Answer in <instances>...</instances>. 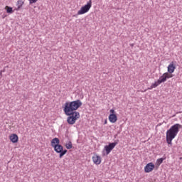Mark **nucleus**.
<instances>
[{
  "instance_id": "nucleus-1",
  "label": "nucleus",
  "mask_w": 182,
  "mask_h": 182,
  "mask_svg": "<svg viewBox=\"0 0 182 182\" xmlns=\"http://www.w3.org/2000/svg\"><path fill=\"white\" fill-rule=\"evenodd\" d=\"M182 126L180 124H175L169 129L166 132V143L169 146H173V140L176 139V136L180 132V129H181Z\"/></svg>"
},
{
  "instance_id": "nucleus-2",
  "label": "nucleus",
  "mask_w": 182,
  "mask_h": 182,
  "mask_svg": "<svg viewBox=\"0 0 182 182\" xmlns=\"http://www.w3.org/2000/svg\"><path fill=\"white\" fill-rule=\"evenodd\" d=\"M82 105V103L80 100L65 102L63 109L65 114H70L69 113H75V112H76V110H77V109H79Z\"/></svg>"
},
{
  "instance_id": "nucleus-3",
  "label": "nucleus",
  "mask_w": 182,
  "mask_h": 182,
  "mask_svg": "<svg viewBox=\"0 0 182 182\" xmlns=\"http://www.w3.org/2000/svg\"><path fill=\"white\" fill-rule=\"evenodd\" d=\"M66 116H68L67 123H68V124H75L76 120L80 117V114L79 112H69V114H66Z\"/></svg>"
},
{
  "instance_id": "nucleus-4",
  "label": "nucleus",
  "mask_w": 182,
  "mask_h": 182,
  "mask_svg": "<svg viewBox=\"0 0 182 182\" xmlns=\"http://www.w3.org/2000/svg\"><path fill=\"white\" fill-rule=\"evenodd\" d=\"M117 144H119V139L114 141V142L109 143L108 145H106L102 151V156H106V155L107 156L110 154V152L112 151V150H113V149L116 147ZM105 151H106V154H105Z\"/></svg>"
},
{
  "instance_id": "nucleus-5",
  "label": "nucleus",
  "mask_w": 182,
  "mask_h": 182,
  "mask_svg": "<svg viewBox=\"0 0 182 182\" xmlns=\"http://www.w3.org/2000/svg\"><path fill=\"white\" fill-rule=\"evenodd\" d=\"M54 151H55V153H58L59 157L60 159H62V157H63L65 156V154H66V153H68V150L66 149H63V146L60 144L58 145H54Z\"/></svg>"
},
{
  "instance_id": "nucleus-6",
  "label": "nucleus",
  "mask_w": 182,
  "mask_h": 182,
  "mask_svg": "<svg viewBox=\"0 0 182 182\" xmlns=\"http://www.w3.org/2000/svg\"><path fill=\"white\" fill-rule=\"evenodd\" d=\"M90 8H92V0H90L87 4H85L84 6H82L81 9L77 11V15H83L90 10Z\"/></svg>"
},
{
  "instance_id": "nucleus-7",
  "label": "nucleus",
  "mask_w": 182,
  "mask_h": 182,
  "mask_svg": "<svg viewBox=\"0 0 182 182\" xmlns=\"http://www.w3.org/2000/svg\"><path fill=\"white\" fill-rule=\"evenodd\" d=\"M173 77L172 74H170L168 73H164L158 80V83L159 85H161V83H164V82L167 81V79H170Z\"/></svg>"
},
{
  "instance_id": "nucleus-8",
  "label": "nucleus",
  "mask_w": 182,
  "mask_h": 182,
  "mask_svg": "<svg viewBox=\"0 0 182 182\" xmlns=\"http://www.w3.org/2000/svg\"><path fill=\"white\" fill-rule=\"evenodd\" d=\"M154 167H155L154 164H153L151 162L149 163L144 167L145 173H151V171H153V170H154Z\"/></svg>"
},
{
  "instance_id": "nucleus-9",
  "label": "nucleus",
  "mask_w": 182,
  "mask_h": 182,
  "mask_svg": "<svg viewBox=\"0 0 182 182\" xmlns=\"http://www.w3.org/2000/svg\"><path fill=\"white\" fill-rule=\"evenodd\" d=\"M174 70H176V65H174V62H171L168 66V73L171 75V73H174Z\"/></svg>"
},
{
  "instance_id": "nucleus-10",
  "label": "nucleus",
  "mask_w": 182,
  "mask_h": 182,
  "mask_svg": "<svg viewBox=\"0 0 182 182\" xmlns=\"http://www.w3.org/2000/svg\"><path fill=\"white\" fill-rule=\"evenodd\" d=\"M92 161L95 164L99 165L102 163V158L99 155H94L92 156Z\"/></svg>"
},
{
  "instance_id": "nucleus-11",
  "label": "nucleus",
  "mask_w": 182,
  "mask_h": 182,
  "mask_svg": "<svg viewBox=\"0 0 182 182\" xmlns=\"http://www.w3.org/2000/svg\"><path fill=\"white\" fill-rule=\"evenodd\" d=\"M109 120L110 123H116V122H117V115H116V114H110Z\"/></svg>"
},
{
  "instance_id": "nucleus-12",
  "label": "nucleus",
  "mask_w": 182,
  "mask_h": 182,
  "mask_svg": "<svg viewBox=\"0 0 182 182\" xmlns=\"http://www.w3.org/2000/svg\"><path fill=\"white\" fill-rule=\"evenodd\" d=\"M10 140L12 143H18V137L16 134L10 135Z\"/></svg>"
},
{
  "instance_id": "nucleus-13",
  "label": "nucleus",
  "mask_w": 182,
  "mask_h": 182,
  "mask_svg": "<svg viewBox=\"0 0 182 182\" xmlns=\"http://www.w3.org/2000/svg\"><path fill=\"white\" fill-rule=\"evenodd\" d=\"M59 143H60L59 138H54L51 140V146L55 147V146H58Z\"/></svg>"
},
{
  "instance_id": "nucleus-14",
  "label": "nucleus",
  "mask_w": 182,
  "mask_h": 182,
  "mask_svg": "<svg viewBox=\"0 0 182 182\" xmlns=\"http://www.w3.org/2000/svg\"><path fill=\"white\" fill-rule=\"evenodd\" d=\"M23 4H24L23 1L18 0L16 4V6H17L16 11H19L21 8H22V6L23 5Z\"/></svg>"
},
{
  "instance_id": "nucleus-15",
  "label": "nucleus",
  "mask_w": 182,
  "mask_h": 182,
  "mask_svg": "<svg viewBox=\"0 0 182 182\" xmlns=\"http://www.w3.org/2000/svg\"><path fill=\"white\" fill-rule=\"evenodd\" d=\"M159 85H160V83H159V81H156V82H155L154 83H153V84L150 86V87H149L148 89H149V90H151V89H154V88L157 87V86H159Z\"/></svg>"
},
{
  "instance_id": "nucleus-16",
  "label": "nucleus",
  "mask_w": 182,
  "mask_h": 182,
  "mask_svg": "<svg viewBox=\"0 0 182 182\" xmlns=\"http://www.w3.org/2000/svg\"><path fill=\"white\" fill-rule=\"evenodd\" d=\"M6 10L7 14H14V9H12V7L6 6Z\"/></svg>"
},
{
  "instance_id": "nucleus-17",
  "label": "nucleus",
  "mask_w": 182,
  "mask_h": 182,
  "mask_svg": "<svg viewBox=\"0 0 182 182\" xmlns=\"http://www.w3.org/2000/svg\"><path fill=\"white\" fill-rule=\"evenodd\" d=\"M65 147L68 150H70V149H72V147H73V144H72V141H69L68 144H66Z\"/></svg>"
},
{
  "instance_id": "nucleus-18",
  "label": "nucleus",
  "mask_w": 182,
  "mask_h": 182,
  "mask_svg": "<svg viewBox=\"0 0 182 182\" xmlns=\"http://www.w3.org/2000/svg\"><path fill=\"white\" fill-rule=\"evenodd\" d=\"M166 158H161L156 160V163L158 166H160V164H161L163 163V161H164V159Z\"/></svg>"
},
{
  "instance_id": "nucleus-19",
  "label": "nucleus",
  "mask_w": 182,
  "mask_h": 182,
  "mask_svg": "<svg viewBox=\"0 0 182 182\" xmlns=\"http://www.w3.org/2000/svg\"><path fill=\"white\" fill-rule=\"evenodd\" d=\"M36 2H38V0H29L30 4H36Z\"/></svg>"
},
{
  "instance_id": "nucleus-20",
  "label": "nucleus",
  "mask_w": 182,
  "mask_h": 182,
  "mask_svg": "<svg viewBox=\"0 0 182 182\" xmlns=\"http://www.w3.org/2000/svg\"><path fill=\"white\" fill-rule=\"evenodd\" d=\"M109 113L110 114H115L116 112L114 111V109H112L109 110Z\"/></svg>"
},
{
  "instance_id": "nucleus-21",
  "label": "nucleus",
  "mask_w": 182,
  "mask_h": 182,
  "mask_svg": "<svg viewBox=\"0 0 182 182\" xmlns=\"http://www.w3.org/2000/svg\"><path fill=\"white\" fill-rule=\"evenodd\" d=\"M104 124H107V119L105 120Z\"/></svg>"
},
{
  "instance_id": "nucleus-22",
  "label": "nucleus",
  "mask_w": 182,
  "mask_h": 182,
  "mask_svg": "<svg viewBox=\"0 0 182 182\" xmlns=\"http://www.w3.org/2000/svg\"><path fill=\"white\" fill-rule=\"evenodd\" d=\"M0 77H2V71L0 72Z\"/></svg>"
}]
</instances>
